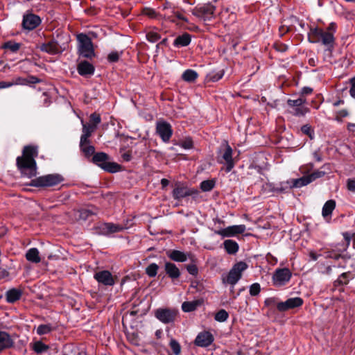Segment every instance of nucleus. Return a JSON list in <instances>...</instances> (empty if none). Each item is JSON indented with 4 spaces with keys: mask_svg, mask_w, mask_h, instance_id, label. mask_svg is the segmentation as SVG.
Wrapping results in <instances>:
<instances>
[{
    "mask_svg": "<svg viewBox=\"0 0 355 355\" xmlns=\"http://www.w3.org/2000/svg\"><path fill=\"white\" fill-rule=\"evenodd\" d=\"M78 53L84 58H92L94 56V49L91 39L85 34L78 35Z\"/></svg>",
    "mask_w": 355,
    "mask_h": 355,
    "instance_id": "nucleus-5",
    "label": "nucleus"
},
{
    "mask_svg": "<svg viewBox=\"0 0 355 355\" xmlns=\"http://www.w3.org/2000/svg\"><path fill=\"white\" fill-rule=\"evenodd\" d=\"M187 270L188 272L192 275H197L198 272V269L195 264H190L187 266Z\"/></svg>",
    "mask_w": 355,
    "mask_h": 355,
    "instance_id": "nucleus-51",
    "label": "nucleus"
},
{
    "mask_svg": "<svg viewBox=\"0 0 355 355\" xmlns=\"http://www.w3.org/2000/svg\"><path fill=\"white\" fill-rule=\"evenodd\" d=\"M122 157H123V159L125 161L128 162V161H130V160L131 159V157H131V155H130V153H123V154L122 155Z\"/></svg>",
    "mask_w": 355,
    "mask_h": 355,
    "instance_id": "nucleus-62",
    "label": "nucleus"
},
{
    "mask_svg": "<svg viewBox=\"0 0 355 355\" xmlns=\"http://www.w3.org/2000/svg\"><path fill=\"white\" fill-rule=\"evenodd\" d=\"M158 269H159L158 265L155 263H150L146 268V272L149 277H154L157 275Z\"/></svg>",
    "mask_w": 355,
    "mask_h": 355,
    "instance_id": "nucleus-37",
    "label": "nucleus"
},
{
    "mask_svg": "<svg viewBox=\"0 0 355 355\" xmlns=\"http://www.w3.org/2000/svg\"><path fill=\"white\" fill-rule=\"evenodd\" d=\"M10 83H14V85H24L26 83V81L24 78L19 77V78H16V80L15 81L10 82Z\"/></svg>",
    "mask_w": 355,
    "mask_h": 355,
    "instance_id": "nucleus-59",
    "label": "nucleus"
},
{
    "mask_svg": "<svg viewBox=\"0 0 355 355\" xmlns=\"http://www.w3.org/2000/svg\"><path fill=\"white\" fill-rule=\"evenodd\" d=\"M198 77V73L193 69H187L182 75V78L186 82L193 83Z\"/></svg>",
    "mask_w": 355,
    "mask_h": 355,
    "instance_id": "nucleus-35",
    "label": "nucleus"
},
{
    "mask_svg": "<svg viewBox=\"0 0 355 355\" xmlns=\"http://www.w3.org/2000/svg\"><path fill=\"white\" fill-rule=\"evenodd\" d=\"M176 315V311L169 309H158L155 312V317L164 324L174 322Z\"/></svg>",
    "mask_w": 355,
    "mask_h": 355,
    "instance_id": "nucleus-13",
    "label": "nucleus"
},
{
    "mask_svg": "<svg viewBox=\"0 0 355 355\" xmlns=\"http://www.w3.org/2000/svg\"><path fill=\"white\" fill-rule=\"evenodd\" d=\"M336 207V202L334 200H327L322 210V215L324 218H327L328 216H330Z\"/></svg>",
    "mask_w": 355,
    "mask_h": 355,
    "instance_id": "nucleus-31",
    "label": "nucleus"
},
{
    "mask_svg": "<svg viewBox=\"0 0 355 355\" xmlns=\"http://www.w3.org/2000/svg\"><path fill=\"white\" fill-rule=\"evenodd\" d=\"M222 148H223V153L221 156L223 160L218 159V162L225 164V171L228 173L234 166L232 159V149L227 142L223 145Z\"/></svg>",
    "mask_w": 355,
    "mask_h": 355,
    "instance_id": "nucleus-12",
    "label": "nucleus"
},
{
    "mask_svg": "<svg viewBox=\"0 0 355 355\" xmlns=\"http://www.w3.org/2000/svg\"><path fill=\"white\" fill-rule=\"evenodd\" d=\"M228 317V313L224 309H220L216 313L214 319L218 322H223L227 320Z\"/></svg>",
    "mask_w": 355,
    "mask_h": 355,
    "instance_id": "nucleus-38",
    "label": "nucleus"
},
{
    "mask_svg": "<svg viewBox=\"0 0 355 355\" xmlns=\"http://www.w3.org/2000/svg\"><path fill=\"white\" fill-rule=\"evenodd\" d=\"M14 85V83H10V82L0 81V89L8 88Z\"/></svg>",
    "mask_w": 355,
    "mask_h": 355,
    "instance_id": "nucleus-57",
    "label": "nucleus"
},
{
    "mask_svg": "<svg viewBox=\"0 0 355 355\" xmlns=\"http://www.w3.org/2000/svg\"><path fill=\"white\" fill-rule=\"evenodd\" d=\"M197 193V190L190 189L180 182H177L175 184V188L172 192L173 197L175 200H180L187 196L196 195Z\"/></svg>",
    "mask_w": 355,
    "mask_h": 355,
    "instance_id": "nucleus-11",
    "label": "nucleus"
},
{
    "mask_svg": "<svg viewBox=\"0 0 355 355\" xmlns=\"http://www.w3.org/2000/svg\"><path fill=\"white\" fill-rule=\"evenodd\" d=\"M26 258L28 261L35 263H38L41 261L39 250L35 248H32L27 251Z\"/></svg>",
    "mask_w": 355,
    "mask_h": 355,
    "instance_id": "nucleus-30",
    "label": "nucleus"
},
{
    "mask_svg": "<svg viewBox=\"0 0 355 355\" xmlns=\"http://www.w3.org/2000/svg\"><path fill=\"white\" fill-rule=\"evenodd\" d=\"M191 42V36L189 33H184L176 37L174 40V46H187Z\"/></svg>",
    "mask_w": 355,
    "mask_h": 355,
    "instance_id": "nucleus-33",
    "label": "nucleus"
},
{
    "mask_svg": "<svg viewBox=\"0 0 355 355\" xmlns=\"http://www.w3.org/2000/svg\"><path fill=\"white\" fill-rule=\"evenodd\" d=\"M22 295V291L17 288H12L6 291V299L8 303H14L19 300Z\"/></svg>",
    "mask_w": 355,
    "mask_h": 355,
    "instance_id": "nucleus-28",
    "label": "nucleus"
},
{
    "mask_svg": "<svg viewBox=\"0 0 355 355\" xmlns=\"http://www.w3.org/2000/svg\"><path fill=\"white\" fill-rule=\"evenodd\" d=\"M167 255L171 260L177 262H184L188 259L193 261L194 257L191 253H185L177 250L168 252Z\"/></svg>",
    "mask_w": 355,
    "mask_h": 355,
    "instance_id": "nucleus-20",
    "label": "nucleus"
},
{
    "mask_svg": "<svg viewBox=\"0 0 355 355\" xmlns=\"http://www.w3.org/2000/svg\"><path fill=\"white\" fill-rule=\"evenodd\" d=\"M325 175V173L322 171H315L311 174L307 175L308 179L310 180V183L315 181L316 179L320 178Z\"/></svg>",
    "mask_w": 355,
    "mask_h": 355,
    "instance_id": "nucleus-43",
    "label": "nucleus"
},
{
    "mask_svg": "<svg viewBox=\"0 0 355 355\" xmlns=\"http://www.w3.org/2000/svg\"><path fill=\"white\" fill-rule=\"evenodd\" d=\"M204 303L203 299H198L193 301H187L182 304V309L184 312H191L195 311L198 307L202 306Z\"/></svg>",
    "mask_w": 355,
    "mask_h": 355,
    "instance_id": "nucleus-24",
    "label": "nucleus"
},
{
    "mask_svg": "<svg viewBox=\"0 0 355 355\" xmlns=\"http://www.w3.org/2000/svg\"><path fill=\"white\" fill-rule=\"evenodd\" d=\"M261 291V286L260 284L258 283H254L250 286V294L252 296H256L258 295Z\"/></svg>",
    "mask_w": 355,
    "mask_h": 355,
    "instance_id": "nucleus-45",
    "label": "nucleus"
},
{
    "mask_svg": "<svg viewBox=\"0 0 355 355\" xmlns=\"http://www.w3.org/2000/svg\"><path fill=\"white\" fill-rule=\"evenodd\" d=\"M79 217L83 220H87L90 216L95 214V212L88 209H83L79 211Z\"/></svg>",
    "mask_w": 355,
    "mask_h": 355,
    "instance_id": "nucleus-44",
    "label": "nucleus"
},
{
    "mask_svg": "<svg viewBox=\"0 0 355 355\" xmlns=\"http://www.w3.org/2000/svg\"><path fill=\"white\" fill-rule=\"evenodd\" d=\"M215 186V181L213 180H204L200 183V189L203 191H209Z\"/></svg>",
    "mask_w": 355,
    "mask_h": 355,
    "instance_id": "nucleus-36",
    "label": "nucleus"
},
{
    "mask_svg": "<svg viewBox=\"0 0 355 355\" xmlns=\"http://www.w3.org/2000/svg\"><path fill=\"white\" fill-rule=\"evenodd\" d=\"M215 8V6L211 3L199 4L192 10L191 12L200 19L207 21L213 18Z\"/></svg>",
    "mask_w": 355,
    "mask_h": 355,
    "instance_id": "nucleus-7",
    "label": "nucleus"
},
{
    "mask_svg": "<svg viewBox=\"0 0 355 355\" xmlns=\"http://www.w3.org/2000/svg\"><path fill=\"white\" fill-rule=\"evenodd\" d=\"M339 244L332 246V249L327 250L325 252L326 257L334 259L336 260L339 259L340 258H342V253L346 250L345 248H338Z\"/></svg>",
    "mask_w": 355,
    "mask_h": 355,
    "instance_id": "nucleus-27",
    "label": "nucleus"
},
{
    "mask_svg": "<svg viewBox=\"0 0 355 355\" xmlns=\"http://www.w3.org/2000/svg\"><path fill=\"white\" fill-rule=\"evenodd\" d=\"M62 178L58 174H50L35 178L31 181V185L33 187H53L60 183Z\"/></svg>",
    "mask_w": 355,
    "mask_h": 355,
    "instance_id": "nucleus-6",
    "label": "nucleus"
},
{
    "mask_svg": "<svg viewBox=\"0 0 355 355\" xmlns=\"http://www.w3.org/2000/svg\"><path fill=\"white\" fill-rule=\"evenodd\" d=\"M247 268L248 264L244 261L235 263L227 274L222 276L223 283L234 286L241 278L243 272Z\"/></svg>",
    "mask_w": 355,
    "mask_h": 355,
    "instance_id": "nucleus-3",
    "label": "nucleus"
},
{
    "mask_svg": "<svg viewBox=\"0 0 355 355\" xmlns=\"http://www.w3.org/2000/svg\"><path fill=\"white\" fill-rule=\"evenodd\" d=\"M313 155L317 162H320L322 160L321 155L317 151L314 152Z\"/></svg>",
    "mask_w": 355,
    "mask_h": 355,
    "instance_id": "nucleus-61",
    "label": "nucleus"
},
{
    "mask_svg": "<svg viewBox=\"0 0 355 355\" xmlns=\"http://www.w3.org/2000/svg\"><path fill=\"white\" fill-rule=\"evenodd\" d=\"M214 341L213 335L209 331H202L196 336L194 344L196 346L206 347L209 346Z\"/></svg>",
    "mask_w": 355,
    "mask_h": 355,
    "instance_id": "nucleus-19",
    "label": "nucleus"
},
{
    "mask_svg": "<svg viewBox=\"0 0 355 355\" xmlns=\"http://www.w3.org/2000/svg\"><path fill=\"white\" fill-rule=\"evenodd\" d=\"M3 48L10 50L15 53L17 52L20 48V44L14 42H8L3 44Z\"/></svg>",
    "mask_w": 355,
    "mask_h": 355,
    "instance_id": "nucleus-41",
    "label": "nucleus"
},
{
    "mask_svg": "<svg viewBox=\"0 0 355 355\" xmlns=\"http://www.w3.org/2000/svg\"><path fill=\"white\" fill-rule=\"evenodd\" d=\"M164 270L168 276L174 279H178L180 276V271L176 265L171 262H166Z\"/></svg>",
    "mask_w": 355,
    "mask_h": 355,
    "instance_id": "nucleus-26",
    "label": "nucleus"
},
{
    "mask_svg": "<svg viewBox=\"0 0 355 355\" xmlns=\"http://www.w3.org/2000/svg\"><path fill=\"white\" fill-rule=\"evenodd\" d=\"M83 123V134L80 137V140L86 141L89 140V138L91 137L92 132L96 130L95 125L92 124H86L82 121Z\"/></svg>",
    "mask_w": 355,
    "mask_h": 355,
    "instance_id": "nucleus-32",
    "label": "nucleus"
},
{
    "mask_svg": "<svg viewBox=\"0 0 355 355\" xmlns=\"http://www.w3.org/2000/svg\"><path fill=\"white\" fill-rule=\"evenodd\" d=\"M48 349V346L42 343V342H37L34 345V350L37 353L43 352Z\"/></svg>",
    "mask_w": 355,
    "mask_h": 355,
    "instance_id": "nucleus-48",
    "label": "nucleus"
},
{
    "mask_svg": "<svg viewBox=\"0 0 355 355\" xmlns=\"http://www.w3.org/2000/svg\"><path fill=\"white\" fill-rule=\"evenodd\" d=\"M313 89L310 87H304L302 89V94H309L312 92Z\"/></svg>",
    "mask_w": 355,
    "mask_h": 355,
    "instance_id": "nucleus-63",
    "label": "nucleus"
},
{
    "mask_svg": "<svg viewBox=\"0 0 355 355\" xmlns=\"http://www.w3.org/2000/svg\"><path fill=\"white\" fill-rule=\"evenodd\" d=\"M156 132L164 142H168L173 133L171 126L166 122L157 123L156 126Z\"/></svg>",
    "mask_w": 355,
    "mask_h": 355,
    "instance_id": "nucleus-16",
    "label": "nucleus"
},
{
    "mask_svg": "<svg viewBox=\"0 0 355 355\" xmlns=\"http://www.w3.org/2000/svg\"><path fill=\"white\" fill-rule=\"evenodd\" d=\"M275 302H276L275 298H273V297L268 298L265 301V304L268 306L273 305L275 304Z\"/></svg>",
    "mask_w": 355,
    "mask_h": 355,
    "instance_id": "nucleus-60",
    "label": "nucleus"
},
{
    "mask_svg": "<svg viewBox=\"0 0 355 355\" xmlns=\"http://www.w3.org/2000/svg\"><path fill=\"white\" fill-rule=\"evenodd\" d=\"M169 184V181L167 179L163 178L161 180V184L163 188L167 187Z\"/></svg>",
    "mask_w": 355,
    "mask_h": 355,
    "instance_id": "nucleus-64",
    "label": "nucleus"
},
{
    "mask_svg": "<svg viewBox=\"0 0 355 355\" xmlns=\"http://www.w3.org/2000/svg\"><path fill=\"white\" fill-rule=\"evenodd\" d=\"M94 278L98 283L105 286H112L114 284V280L112 275L108 270H103L96 272Z\"/></svg>",
    "mask_w": 355,
    "mask_h": 355,
    "instance_id": "nucleus-21",
    "label": "nucleus"
},
{
    "mask_svg": "<svg viewBox=\"0 0 355 355\" xmlns=\"http://www.w3.org/2000/svg\"><path fill=\"white\" fill-rule=\"evenodd\" d=\"M121 54L122 52L112 51L108 55L107 60L110 62H116L119 60Z\"/></svg>",
    "mask_w": 355,
    "mask_h": 355,
    "instance_id": "nucleus-46",
    "label": "nucleus"
},
{
    "mask_svg": "<svg viewBox=\"0 0 355 355\" xmlns=\"http://www.w3.org/2000/svg\"><path fill=\"white\" fill-rule=\"evenodd\" d=\"M349 114L347 110H341L336 112V119L337 121H340L342 118L347 116Z\"/></svg>",
    "mask_w": 355,
    "mask_h": 355,
    "instance_id": "nucleus-52",
    "label": "nucleus"
},
{
    "mask_svg": "<svg viewBox=\"0 0 355 355\" xmlns=\"http://www.w3.org/2000/svg\"><path fill=\"white\" fill-rule=\"evenodd\" d=\"M336 31V24L331 22L326 30L315 28L309 33V41L311 43H321L327 50L331 51L335 45L334 34Z\"/></svg>",
    "mask_w": 355,
    "mask_h": 355,
    "instance_id": "nucleus-2",
    "label": "nucleus"
},
{
    "mask_svg": "<svg viewBox=\"0 0 355 355\" xmlns=\"http://www.w3.org/2000/svg\"><path fill=\"white\" fill-rule=\"evenodd\" d=\"M179 145L184 149H191L193 147V142L191 138H186L180 141Z\"/></svg>",
    "mask_w": 355,
    "mask_h": 355,
    "instance_id": "nucleus-42",
    "label": "nucleus"
},
{
    "mask_svg": "<svg viewBox=\"0 0 355 355\" xmlns=\"http://www.w3.org/2000/svg\"><path fill=\"white\" fill-rule=\"evenodd\" d=\"M245 230L246 227L245 225H232L217 231L216 234L223 237H230L238 234H242Z\"/></svg>",
    "mask_w": 355,
    "mask_h": 355,
    "instance_id": "nucleus-17",
    "label": "nucleus"
},
{
    "mask_svg": "<svg viewBox=\"0 0 355 355\" xmlns=\"http://www.w3.org/2000/svg\"><path fill=\"white\" fill-rule=\"evenodd\" d=\"M40 24V19L37 15L31 14L24 17L22 25L24 28L33 30Z\"/></svg>",
    "mask_w": 355,
    "mask_h": 355,
    "instance_id": "nucleus-22",
    "label": "nucleus"
},
{
    "mask_svg": "<svg viewBox=\"0 0 355 355\" xmlns=\"http://www.w3.org/2000/svg\"><path fill=\"white\" fill-rule=\"evenodd\" d=\"M351 88L349 89L350 96L355 98V78L351 79Z\"/></svg>",
    "mask_w": 355,
    "mask_h": 355,
    "instance_id": "nucleus-56",
    "label": "nucleus"
},
{
    "mask_svg": "<svg viewBox=\"0 0 355 355\" xmlns=\"http://www.w3.org/2000/svg\"><path fill=\"white\" fill-rule=\"evenodd\" d=\"M80 148L81 151L84 153L86 157H89L94 154L95 148L90 144L89 140L80 141Z\"/></svg>",
    "mask_w": 355,
    "mask_h": 355,
    "instance_id": "nucleus-29",
    "label": "nucleus"
},
{
    "mask_svg": "<svg viewBox=\"0 0 355 355\" xmlns=\"http://www.w3.org/2000/svg\"><path fill=\"white\" fill-rule=\"evenodd\" d=\"M101 121V119L99 114L96 113H93L90 115V122L92 125H95V128H96V126L98 124H99Z\"/></svg>",
    "mask_w": 355,
    "mask_h": 355,
    "instance_id": "nucleus-49",
    "label": "nucleus"
},
{
    "mask_svg": "<svg viewBox=\"0 0 355 355\" xmlns=\"http://www.w3.org/2000/svg\"><path fill=\"white\" fill-rule=\"evenodd\" d=\"M347 188L349 191L355 192V178L347 180Z\"/></svg>",
    "mask_w": 355,
    "mask_h": 355,
    "instance_id": "nucleus-53",
    "label": "nucleus"
},
{
    "mask_svg": "<svg viewBox=\"0 0 355 355\" xmlns=\"http://www.w3.org/2000/svg\"><path fill=\"white\" fill-rule=\"evenodd\" d=\"M169 345H170V347L171 348L173 354L175 355H180V352H181V346L179 344V343L172 338L171 340H170V343H169Z\"/></svg>",
    "mask_w": 355,
    "mask_h": 355,
    "instance_id": "nucleus-40",
    "label": "nucleus"
},
{
    "mask_svg": "<svg viewBox=\"0 0 355 355\" xmlns=\"http://www.w3.org/2000/svg\"><path fill=\"white\" fill-rule=\"evenodd\" d=\"M37 155V146L28 145L24 147L21 156L17 157V166L24 176L28 178L35 176L37 165L35 158Z\"/></svg>",
    "mask_w": 355,
    "mask_h": 355,
    "instance_id": "nucleus-1",
    "label": "nucleus"
},
{
    "mask_svg": "<svg viewBox=\"0 0 355 355\" xmlns=\"http://www.w3.org/2000/svg\"><path fill=\"white\" fill-rule=\"evenodd\" d=\"M291 272L288 268L276 269L272 275V283L275 286H282L289 282Z\"/></svg>",
    "mask_w": 355,
    "mask_h": 355,
    "instance_id": "nucleus-10",
    "label": "nucleus"
},
{
    "mask_svg": "<svg viewBox=\"0 0 355 355\" xmlns=\"http://www.w3.org/2000/svg\"><path fill=\"white\" fill-rule=\"evenodd\" d=\"M274 46L275 49L279 52H285L288 49V46L282 43H276Z\"/></svg>",
    "mask_w": 355,
    "mask_h": 355,
    "instance_id": "nucleus-54",
    "label": "nucleus"
},
{
    "mask_svg": "<svg viewBox=\"0 0 355 355\" xmlns=\"http://www.w3.org/2000/svg\"><path fill=\"white\" fill-rule=\"evenodd\" d=\"M53 330V327L50 324H40L37 329V333L39 335H44L50 333Z\"/></svg>",
    "mask_w": 355,
    "mask_h": 355,
    "instance_id": "nucleus-39",
    "label": "nucleus"
},
{
    "mask_svg": "<svg viewBox=\"0 0 355 355\" xmlns=\"http://www.w3.org/2000/svg\"><path fill=\"white\" fill-rule=\"evenodd\" d=\"M306 99L304 98H298L297 99H288L287 104L291 108L290 112L297 116H304L309 112V109L304 105Z\"/></svg>",
    "mask_w": 355,
    "mask_h": 355,
    "instance_id": "nucleus-8",
    "label": "nucleus"
},
{
    "mask_svg": "<svg viewBox=\"0 0 355 355\" xmlns=\"http://www.w3.org/2000/svg\"><path fill=\"white\" fill-rule=\"evenodd\" d=\"M310 184V180L307 175H304L300 178L292 179L284 182H282L279 187L275 189V191L283 192L288 189L300 188Z\"/></svg>",
    "mask_w": 355,
    "mask_h": 355,
    "instance_id": "nucleus-9",
    "label": "nucleus"
},
{
    "mask_svg": "<svg viewBox=\"0 0 355 355\" xmlns=\"http://www.w3.org/2000/svg\"><path fill=\"white\" fill-rule=\"evenodd\" d=\"M14 345V340L11 336L3 331H0V352L10 348Z\"/></svg>",
    "mask_w": 355,
    "mask_h": 355,
    "instance_id": "nucleus-23",
    "label": "nucleus"
},
{
    "mask_svg": "<svg viewBox=\"0 0 355 355\" xmlns=\"http://www.w3.org/2000/svg\"><path fill=\"white\" fill-rule=\"evenodd\" d=\"M40 50L50 54H57L65 49V46L60 45L58 41L52 40L40 46Z\"/></svg>",
    "mask_w": 355,
    "mask_h": 355,
    "instance_id": "nucleus-18",
    "label": "nucleus"
},
{
    "mask_svg": "<svg viewBox=\"0 0 355 355\" xmlns=\"http://www.w3.org/2000/svg\"><path fill=\"white\" fill-rule=\"evenodd\" d=\"M224 73L223 71H219L216 73V74H214L212 76H210V80H211L213 82H216L219 80L223 76Z\"/></svg>",
    "mask_w": 355,
    "mask_h": 355,
    "instance_id": "nucleus-55",
    "label": "nucleus"
},
{
    "mask_svg": "<svg viewBox=\"0 0 355 355\" xmlns=\"http://www.w3.org/2000/svg\"><path fill=\"white\" fill-rule=\"evenodd\" d=\"M303 304V300L301 297H296L288 299L285 302L277 304V308L279 311H286L291 309L301 306Z\"/></svg>",
    "mask_w": 355,
    "mask_h": 355,
    "instance_id": "nucleus-15",
    "label": "nucleus"
},
{
    "mask_svg": "<svg viewBox=\"0 0 355 355\" xmlns=\"http://www.w3.org/2000/svg\"><path fill=\"white\" fill-rule=\"evenodd\" d=\"M77 70L80 75L85 76L92 75L94 72V67L87 61H83L78 64Z\"/></svg>",
    "mask_w": 355,
    "mask_h": 355,
    "instance_id": "nucleus-25",
    "label": "nucleus"
},
{
    "mask_svg": "<svg viewBox=\"0 0 355 355\" xmlns=\"http://www.w3.org/2000/svg\"><path fill=\"white\" fill-rule=\"evenodd\" d=\"M301 130L304 134L308 135L311 139H313V132L310 125L307 124L303 125L301 128Z\"/></svg>",
    "mask_w": 355,
    "mask_h": 355,
    "instance_id": "nucleus-50",
    "label": "nucleus"
},
{
    "mask_svg": "<svg viewBox=\"0 0 355 355\" xmlns=\"http://www.w3.org/2000/svg\"><path fill=\"white\" fill-rule=\"evenodd\" d=\"M224 248L228 254H235L239 250L238 243L232 240H226L223 243Z\"/></svg>",
    "mask_w": 355,
    "mask_h": 355,
    "instance_id": "nucleus-34",
    "label": "nucleus"
},
{
    "mask_svg": "<svg viewBox=\"0 0 355 355\" xmlns=\"http://www.w3.org/2000/svg\"><path fill=\"white\" fill-rule=\"evenodd\" d=\"M109 156L105 153H97L94 155L92 160L94 164L109 173H116L121 170V166L115 162H108Z\"/></svg>",
    "mask_w": 355,
    "mask_h": 355,
    "instance_id": "nucleus-4",
    "label": "nucleus"
},
{
    "mask_svg": "<svg viewBox=\"0 0 355 355\" xmlns=\"http://www.w3.org/2000/svg\"><path fill=\"white\" fill-rule=\"evenodd\" d=\"M145 15L151 17V18H154L156 17V12L153 9H146L145 10Z\"/></svg>",
    "mask_w": 355,
    "mask_h": 355,
    "instance_id": "nucleus-58",
    "label": "nucleus"
},
{
    "mask_svg": "<svg viewBox=\"0 0 355 355\" xmlns=\"http://www.w3.org/2000/svg\"><path fill=\"white\" fill-rule=\"evenodd\" d=\"M146 39L150 42H155L160 39V35L155 32H149L146 34Z\"/></svg>",
    "mask_w": 355,
    "mask_h": 355,
    "instance_id": "nucleus-47",
    "label": "nucleus"
},
{
    "mask_svg": "<svg viewBox=\"0 0 355 355\" xmlns=\"http://www.w3.org/2000/svg\"><path fill=\"white\" fill-rule=\"evenodd\" d=\"M96 230L98 234L107 236L110 234L121 232L124 230V227L119 224L105 223L97 227Z\"/></svg>",
    "mask_w": 355,
    "mask_h": 355,
    "instance_id": "nucleus-14",
    "label": "nucleus"
}]
</instances>
